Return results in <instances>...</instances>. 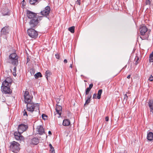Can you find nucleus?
I'll return each mask as SVG.
<instances>
[{"mask_svg":"<svg viewBox=\"0 0 153 153\" xmlns=\"http://www.w3.org/2000/svg\"><path fill=\"white\" fill-rule=\"evenodd\" d=\"M140 34L141 35H144L147 31V28L146 26H143L140 29Z\"/></svg>","mask_w":153,"mask_h":153,"instance_id":"2eb2a0df","label":"nucleus"},{"mask_svg":"<svg viewBox=\"0 0 153 153\" xmlns=\"http://www.w3.org/2000/svg\"><path fill=\"white\" fill-rule=\"evenodd\" d=\"M50 11V7L48 6H47L45 7L44 10L41 12V14L43 16H47L49 15Z\"/></svg>","mask_w":153,"mask_h":153,"instance_id":"9d476101","label":"nucleus"},{"mask_svg":"<svg viewBox=\"0 0 153 153\" xmlns=\"http://www.w3.org/2000/svg\"><path fill=\"white\" fill-rule=\"evenodd\" d=\"M105 121L107 122L109 120V117H106L105 118Z\"/></svg>","mask_w":153,"mask_h":153,"instance_id":"79ce46f5","label":"nucleus"},{"mask_svg":"<svg viewBox=\"0 0 153 153\" xmlns=\"http://www.w3.org/2000/svg\"><path fill=\"white\" fill-rule=\"evenodd\" d=\"M93 86V84L92 83H91L89 85V87L88 88L90 89H91V88H92Z\"/></svg>","mask_w":153,"mask_h":153,"instance_id":"ea45409f","label":"nucleus"},{"mask_svg":"<svg viewBox=\"0 0 153 153\" xmlns=\"http://www.w3.org/2000/svg\"><path fill=\"white\" fill-rule=\"evenodd\" d=\"M51 74V73L49 70L47 71L45 73V76L48 80V77H49Z\"/></svg>","mask_w":153,"mask_h":153,"instance_id":"5701e85b","label":"nucleus"},{"mask_svg":"<svg viewBox=\"0 0 153 153\" xmlns=\"http://www.w3.org/2000/svg\"><path fill=\"white\" fill-rule=\"evenodd\" d=\"M41 0H30L29 2L30 4L35 5L36 4Z\"/></svg>","mask_w":153,"mask_h":153,"instance_id":"412c9836","label":"nucleus"},{"mask_svg":"<svg viewBox=\"0 0 153 153\" xmlns=\"http://www.w3.org/2000/svg\"><path fill=\"white\" fill-rule=\"evenodd\" d=\"M28 127L27 125L21 124L18 126V131L20 133H22L27 129Z\"/></svg>","mask_w":153,"mask_h":153,"instance_id":"6e6552de","label":"nucleus"},{"mask_svg":"<svg viewBox=\"0 0 153 153\" xmlns=\"http://www.w3.org/2000/svg\"><path fill=\"white\" fill-rule=\"evenodd\" d=\"M67 60L66 59H65L64 60V62L65 63H67Z\"/></svg>","mask_w":153,"mask_h":153,"instance_id":"37998d69","label":"nucleus"},{"mask_svg":"<svg viewBox=\"0 0 153 153\" xmlns=\"http://www.w3.org/2000/svg\"><path fill=\"white\" fill-rule=\"evenodd\" d=\"M60 101V100L59 99H57L56 100V102L57 104H59V101Z\"/></svg>","mask_w":153,"mask_h":153,"instance_id":"c03bdc74","label":"nucleus"},{"mask_svg":"<svg viewBox=\"0 0 153 153\" xmlns=\"http://www.w3.org/2000/svg\"><path fill=\"white\" fill-rule=\"evenodd\" d=\"M42 17L41 16H36V19H38V20L39 22V21L41 20L42 19Z\"/></svg>","mask_w":153,"mask_h":153,"instance_id":"2f4dec72","label":"nucleus"},{"mask_svg":"<svg viewBox=\"0 0 153 153\" xmlns=\"http://www.w3.org/2000/svg\"><path fill=\"white\" fill-rule=\"evenodd\" d=\"M19 56L15 52H10V62L14 66H17L18 64Z\"/></svg>","mask_w":153,"mask_h":153,"instance_id":"f03ea898","label":"nucleus"},{"mask_svg":"<svg viewBox=\"0 0 153 153\" xmlns=\"http://www.w3.org/2000/svg\"><path fill=\"white\" fill-rule=\"evenodd\" d=\"M149 80L150 81H153V77L152 75L150 76L149 77Z\"/></svg>","mask_w":153,"mask_h":153,"instance_id":"4c0bfd02","label":"nucleus"},{"mask_svg":"<svg viewBox=\"0 0 153 153\" xmlns=\"http://www.w3.org/2000/svg\"><path fill=\"white\" fill-rule=\"evenodd\" d=\"M48 134H51V131H48Z\"/></svg>","mask_w":153,"mask_h":153,"instance_id":"09e8293b","label":"nucleus"},{"mask_svg":"<svg viewBox=\"0 0 153 153\" xmlns=\"http://www.w3.org/2000/svg\"><path fill=\"white\" fill-rule=\"evenodd\" d=\"M151 2L149 0H146V5H149Z\"/></svg>","mask_w":153,"mask_h":153,"instance_id":"c9c22d12","label":"nucleus"},{"mask_svg":"<svg viewBox=\"0 0 153 153\" xmlns=\"http://www.w3.org/2000/svg\"><path fill=\"white\" fill-rule=\"evenodd\" d=\"M139 59V57H136L134 61H135V65H137L138 64V61Z\"/></svg>","mask_w":153,"mask_h":153,"instance_id":"7c9ffc66","label":"nucleus"},{"mask_svg":"<svg viewBox=\"0 0 153 153\" xmlns=\"http://www.w3.org/2000/svg\"><path fill=\"white\" fill-rule=\"evenodd\" d=\"M26 15L27 17L30 19H32L36 18L37 14L31 11L28 10L27 11Z\"/></svg>","mask_w":153,"mask_h":153,"instance_id":"9b49d317","label":"nucleus"},{"mask_svg":"<svg viewBox=\"0 0 153 153\" xmlns=\"http://www.w3.org/2000/svg\"><path fill=\"white\" fill-rule=\"evenodd\" d=\"M38 20L36 18L30 20L29 24L31 27L35 28L37 25L39 23Z\"/></svg>","mask_w":153,"mask_h":153,"instance_id":"1a4fd4ad","label":"nucleus"},{"mask_svg":"<svg viewBox=\"0 0 153 153\" xmlns=\"http://www.w3.org/2000/svg\"><path fill=\"white\" fill-rule=\"evenodd\" d=\"M102 89L99 90L97 93V98L98 99H100L101 98V95L102 93Z\"/></svg>","mask_w":153,"mask_h":153,"instance_id":"b1692460","label":"nucleus"},{"mask_svg":"<svg viewBox=\"0 0 153 153\" xmlns=\"http://www.w3.org/2000/svg\"><path fill=\"white\" fill-rule=\"evenodd\" d=\"M128 99V97L127 95L126 94H125L124 96V101H125V102H126Z\"/></svg>","mask_w":153,"mask_h":153,"instance_id":"c756f323","label":"nucleus"},{"mask_svg":"<svg viewBox=\"0 0 153 153\" xmlns=\"http://www.w3.org/2000/svg\"><path fill=\"white\" fill-rule=\"evenodd\" d=\"M1 89L3 93L10 94V79L8 77L2 82Z\"/></svg>","mask_w":153,"mask_h":153,"instance_id":"f257e3e1","label":"nucleus"},{"mask_svg":"<svg viewBox=\"0 0 153 153\" xmlns=\"http://www.w3.org/2000/svg\"><path fill=\"white\" fill-rule=\"evenodd\" d=\"M130 77H131V75H128L127 77V78H128V79H129L130 78Z\"/></svg>","mask_w":153,"mask_h":153,"instance_id":"49530a36","label":"nucleus"},{"mask_svg":"<svg viewBox=\"0 0 153 153\" xmlns=\"http://www.w3.org/2000/svg\"><path fill=\"white\" fill-rule=\"evenodd\" d=\"M22 113L23 115L24 116H26L27 117V116L28 115L27 114V112L25 109L24 110V111H23Z\"/></svg>","mask_w":153,"mask_h":153,"instance_id":"473e14b6","label":"nucleus"},{"mask_svg":"<svg viewBox=\"0 0 153 153\" xmlns=\"http://www.w3.org/2000/svg\"><path fill=\"white\" fill-rule=\"evenodd\" d=\"M10 149L13 152H17L19 150V144L17 142L13 141L10 143Z\"/></svg>","mask_w":153,"mask_h":153,"instance_id":"7ed1b4c3","label":"nucleus"},{"mask_svg":"<svg viewBox=\"0 0 153 153\" xmlns=\"http://www.w3.org/2000/svg\"><path fill=\"white\" fill-rule=\"evenodd\" d=\"M70 122L68 119H65L63 122V125L65 126H68L70 125Z\"/></svg>","mask_w":153,"mask_h":153,"instance_id":"f3484780","label":"nucleus"},{"mask_svg":"<svg viewBox=\"0 0 153 153\" xmlns=\"http://www.w3.org/2000/svg\"><path fill=\"white\" fill-rule=\"evenodd\" d=\"M27 104V109L28 111L32 112L33 111H34L35 107H36V108L39 110V106H35V104L33 102L32 103H29Z\"/></svg>","mask_w":153,"mask_h":153,"instance_id":"0eeeda50","label":"nucleus"},{"mask_svg":"<svg viewBox=\"0 0 153 153\" xmlns=\"http://www.w3.org/2000/svg\"><path fill=\"white\" fill-rule=\"evenodd\" d=\"M62 108L61 105H58V104L56 105L55 109L57 113L58 114L59 116L61 115L62 114Z\"/></svg>","mask_w":153,"mask_h":153,"instance_id":"4468645a","label":"nucleus"},{"mask_svg":"<svg viewBox=\"0 0 153 153\" xmlns=\"http://www.w3.org/2000/svg\"><path fill=\"white\" fill-rule=\"evenodd\" d=\"M70 67L71 68H72V64H71L70 65Z\"/></svg>","mask_w":153,"mask_h":153,"instance_id":"de8ad7c7","label":"nucleus"},{"mask_svg":"<svg viewBox=\"0 0 153 153\" xmlns=\"http://www.w3.org/2000/svg\"><path fill=\"white\" fill-rule=\"evenodd\" d=\"M2 14L3 16H5L8 15L9 10L8 9H5L1 10Z\"/></svg>","mask_w":153,"mask_h":153,"instance_id":"aec40b11","label":"nucleus"},{"mask_svg":"<svg viewBox=\"0 0 153 153\" xmlns=\"http://www.w3.org/2000/svg\"><path fill=\"white\" fill-rule=\"evenodd\" d=\"M81 0H77L76 1V4L79 5H80V3H81Z\"/></svg>","mask_w":153,"mask_h":153,"instance_id":"e433bc0d","label":"nucleus"},{"mask_svg":"<svg viewBox=\"0 0 153 153\" xmlns=\"http://www.w3.org/2000/svg\"><path fill=\"white\" fill-rule=\"evenodd\" d=\"M36 132L40 135H42L44 134L45 130L42 126H38L36 128Z\"/></svg>","mask_w":153,"mask_h":153,"instance_id":"ddd939ff","label":"nucleus"},{"mask_svg":"<svg viewBox=\"0 0 153 153\" xmlns=\"http://www.w3.org/2000/svg\"><path fill=\"white\" fill-rule=\"evenodd\" d=\"M152 113L153 114V111H152Z\"/></svg>","mask_w":153,"mask_h":153,"instance_id":"5fc2aeb1","label":"nucleus"},{"mask_svg":"<svg viewBox=\"0 0 153 153\" xmlns=\"http://www.w3.org/2000/svg\"><path fill=\"white\" fill-rule=\"evenodd\" d=\"M47 116L45 114H42V119L44 120H45L46 119Z\"/></svg>","mask_w":153,"mask_h":153,"instance_id":"72a5a7b5","label":"nucleus"},{"mask_svg":"<svg viewBox=\"0 0 153 153\" xmlns=\"http://www.w3.org/2000/svg\"><path fill=\"white\" fill-rule=\"evenodd\" d=\"M13 50L15 52V50Z\"/></svg>","mask_w":153,"mask_h":153,"instance_id":"3c124183","label":"nucleus"},{"mask_svg":"<svg viewBox=\"0 0 153 153\" xmlns=\"http://www.w3.org/2000/svg\"><path fill=\"white\" fill-rule=\"evenodd\" d=\"M24 96L25 99V102L26 104L32 103L33 97L31 96L28 91H26L25 92Z\"/></svg>","mask_w":153,"mask_h":153,"instance_id":"20e7f679","label":"nucleus"},{"mask_svg":"<svg viewBox=\"0 0 153 153\" xmlns=\"http://www.w3.org/2000/svg\"><path fill=\"white\" fill-rule=\"evenodd\" d=\"M16 66H15L13 69V75L14 76H16Z\"/></svg>","mask_w":153,"mask_h":153,"instance_id":"cd10ccee","label":"nucleus"},{"mask_svg":"<svg viewBox=\"0 0 153 153\" xmlns=\"http://www.w3.org/2000/svg\"><path fill=\"white\" fill-rule=\"evenodd\" d=\"M148 104L151 109L150 111H152V110L153 111V100H150Z\"/></svg>","mask_w":153,"mask_h":153,"instance_id":"4be33fe9","label":"nucleus"},{"mask_svg":"<svg viewBox=\"0 0 153 153\" xmlns=\"http://www.w3.org/2000/svg\"><path fill=\"white\" fill-rule=\"evenodd\" d=\"M10 71L11 72H12V71H11V69H10Z\"/></svg>","mask_w":153,"mask_h":153,"instance_id":"603ef678","label":"nucleus"},{"mask_svg":"<svg viewBox=\"0 0 153 153\" xmlns=\"http://www.w3.org/2000/svg\"><path fill=\"white\" fill-rule=\"evenodd\" d=\"M149 61L150 62H153V51L149 56Z\"/></svg>","mask_w":153,"mask_h":153,"instance_id":"a878e982","label":"nucleus"},{"mask_svg":"<svg viewBox=\"0 0 153 153\" xmlns=\"http://www.w3.org/2000/svg\"><path fill=\"white\" fill-rule=\"evenodd\" d=\"M49 146L50 147V149H51L52 148H53V147L52 146V145L51 144H49Z\"/></svg>","mask_w":153,"mask_h":153,"instance_id":"a18cd8bd","label":"nucleus"},{"mask_svg":"<svg viewBox=\"0 0 153 153\" xmlns=\"http://www.w3.org/2000/svg\"><path fill=\"white\" fill-rule=\"evenodd\" d=\"M22 133L18 131L14 132V137L17 141H21L24 140V137L21 134Z\"/></svg>","mask_w":153,"mask_h":153,"instance_id":"423d86ee","label":"nucleus"},{"mask_svg":"<svg viewBox=\"0 0 153 153\" xmlns=\"http://www.w3.org/2000/svg\"><path fill=\"white\" fill-rule=\"evenodd\" d=\"M97 94H94L93 95V99H96Z\"/></svg>","mask_w":153,"mask_h":153,"instance_id":"a19ab883","label":"nucleus"},{"mask_svg":"<svg viewBox=\"0 0 153 153\" xmlns=\"http://www.w3.org/2000/svg\"><path fill=\"white\" fill-rule=\"evenodd\" d=\"M42 75L40 72H38L34 75V77L36 79H38L39 77H42Z\"/></svg>","mask_w":153,"mask_h":153,"instance_id":"393cba45","label":"nucleus"},{"mask_svg":"<svg viewBox=\"0 0 153 153\" xmlns=\"http://www.w3.org/2000/svg\"><path fill=\"white\" fill-rule=\"evenodd\" d=\"M147 138L148 140L152 141L153 140V133L151 132H149L147 134Z\"/></svg>","mask_w":153,"mask_h":153,"instance_id":"dca6fc26","label":"nucleus"},{"mask_svg":"<svg viewBox=\"0 0 153 153\" xmlns=\"http://www.w3.org/2000/svg\"><path fill=\"white\" fill-rule=\"evenodd\" d=\"M50 151L51 153H55L54 149L53 147L50 149Z\"/></svg>","mask_w":153,"mask_h":153,"instance_id":"f704fd0d","label":"nucleus"},{"mask_svg":"<svg viewBox=\"0 0 153 153\" xmlns=\"http://www.w3.org/2000/svg\"><path fill=\"white\" fill-rule=\"evenodd\" d=\"M91 97V95H88L87 97V98L84 104V106H85L86 105H88L90 103V99Z\"/></svg>","mask_w":153,"mask_h":153,"instance_id":"a211bd4d","label":"nucleus"},{"mask_svg":"<svg viewBox=\"0 0 153 153\" xmlns=\"http://www.w3.org/2000/svg\"><path fill=\"white\" fill-rule=\"evenodd\" d=\"M11 92H12V91H10V94H11Z\"/></svg>","mask_w":153,"mask_h":153,"instance_id":"8fccbe9b","label":"nucleus"},{"mask_svg":"<svg viewBox=\"0 0 153 153\" xmlns=\"http://www.w3.org/2000/svg\"><path fill=\"white\" fill-rule=\"evenodd\" d=\"M69 30L71 33H74V27L72 26L68 28Z\"/></svg>","mask_w":153,"mask_h":153,"instance_id":"bb28decb","label":"nucleus"},{"mask_svg":"<svg viewBox=\"0 0 153 153\" xmlns=\"http://www.w3.org/2000/svg\"><path fill=\"white\" fill-rule=\"evenodd\" d=\"M91 89L88 88H87L85 90V95H87L89 93Z\"/></svg>","mask_w":153,"mask_h":153,"instance_id":"c85d7f7f","label":"nucleus"},{"mask_svg":"<svg viewBox=\"0 0 153 153\" xmlns=\"http://www.w3.org/2000/svg\"><path fill=\"white\" fill-rule=\"evenodd\" d=\"M55 56L56 58L59 59L60 58L59 55L58 53H56L55 54Z\"/></svg>","mask_w":153,"mask_h":153,"instance_id":"58836bf2","label":"nucleus"},{"mask_svg":"<svg viewBox=\"0 0 153 153\" xmlns=\"http://www.w3.org/2000/svg\"><path fill=\"white\" fill-rule=\"evenodd\" d=\"M39 143V140L37 138H34L32 139V143L33 144L36 145Z\"/></svg>","mask_w":153,"mask_h":153,"instance_id":"6ab92c4d","label":"nucleus"},{"mask_svg":"<svg viewBox=\"0 0 153 153\" xmlns=\"http://www.w3.org/2000/svg\"><path fill=\"white\" fill-rule=\"evenodd\" d=\"M10 31L9 26H6L3 27L1 30V36L3 35H7L8 34Z\"/></svg>","mask_w":153,"mask_h":153,"instance_id":"f8f14e48","label":"nucleus"},{"mask_svg":"<svg viewBox=\"0 0 153 153\" xmlns=\"http://www.w3.org/2000/svg\"><path fill=\"white\" fill-rule=\"evenodd\" d=\"M28 35L31 37L33 38H36L38 36V33L34 29L30 28L27 30Z\"/></svg>","mask_w":153,"mask_h":153,"instance_id":"39448f33","label":"nucleus"},{"mask_svg":"<svg viewBox=\"0 0 153 153\" xmlns=\"http://www.w3.org/2000/svg\"><path fill=\"white\" fill-rule=\"evenodd\" d=\"M126 153H127V152H126Z\"/></svg>","mask_w":153,"mask_h":153,"instance_id":"6e6d98bb","label":"nucleus"},{"mask_svg":"<svg viewBox=\"0 0 153 153\" xmlns=\"http://www.w3.org/2000/svg\"><path fill=\"white\" fill-rule=\"evenodd\" d=\"M10 55L9 56V58H10Z\"/></svg>","mask_w":153,"mask_h":153,"instance_id":"864d4df0","label":"nucleus"}]
</instances>
